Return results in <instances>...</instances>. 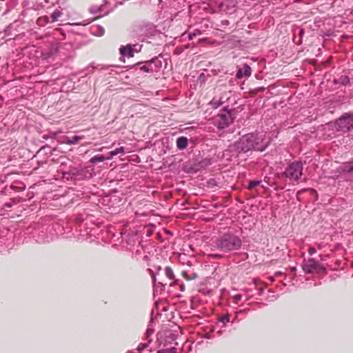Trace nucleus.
I'll list each match as a JSON object with an SVG mask.
<instances>
[{"instance_id":"1","label":"nucleus","mask_w":353,"mask_h":353,"mask_svg":"<svg viewBox=\"0 0 353 353\" xmlns=\"http://www.w3.org/2000/svg\"><path fill=\"white\" fill-rule=\"evenodd\" d=\"M268 146V143L262 135L256 133H248L241 137L232 145H230V152L236 154L247 153L250 151H264Z\"/></svg>"},{"instance_id":"2","label":"nucleus","mask_w":353,"mask_h":353,"mask_svg":"<svg viewBox=\"0 0 353 353\" xmlns=\"http://www.w3.org/2000/svg\"><path fill=\"white\" fill-rule=\"evenodd\" d=\"M242 239L235 233L228 231L219 236L211 243L212 250H219L223 253H229L241 250Z\"/></svg>"},{"instance_id":"3","label":"nucleus","mask_w":353,"mask_h":353,"mask_svg":"<svg viewBox=\"0 0 353 353\" xmlns=\"http://www.w3.org/2000/svg\"><path fill=\"white\" fill-rule=\"evenodd\" d=\"M59 226L57 223L45 225L39 227L35 230L37 236L36 241L39 243H48L57 237V229Z\"/></svg>"},{"instance_id":"4","label":"nucleus","mask_w":353,"mask_h":353,"mask_svg":"<svg viewBox=\"0 0 353 353\" xmlns=\"http://www.w3.org/2000/svg\"><path fill=\"white\" fill-rule=\"evenodd\" d=\"M303 166L302 162L294 161L288 165L283 172L277 173L276 176L279 179L285 177L292 181L298 182L303 175Z\"/></svg>"},{"instance_id":"5","label":"nucleus","mask_w":353,"mask_h":353,"mask_svg":"<svg viewBox=\"0 0 353 353\" xmlns=\"http://www.w3.org/2000/svg\"><path fill=\"white\" fill-rule=\"evenodd\" d=\"M63 177L66 180H72L73 178L78 179H86L92 177V172L88 168H80L70 165L68 170H61Z\"/></svg>"},{"instance_id":"6","label":"nucleus","mask_w":353,"mask_h":353,"mask_svg":"<svg viewBox=\"0 0 353 353\" xmlns=\"http://www.w3.org/2000/svg\"><path fill=\"white\" fill-rule=\"evenodd\" d=\"M157 34L156 26L152 23L139 26L137 30V39L141 42L151 43L150 40Z\"/></svg>"},{"instance_id":"7","label":"nucleus","mask_w":353,"mask_h":353,"mask_svg":"<svg viewBox=\"0 0 353 353\" xmlns=\"http://www.w3.org/2000/svg\"><path fill=\"white\" fill-rule=\"evenodd\" d=\"M233 122L234 117L232 112V110L228 108V106L223 108L221 112L214 119V125L219 130H223L228 128Z\"/></svg>"},{"instance_id":"8","label":"nucleus","mask_w":353,"mask_h":353,"mask_svg":"<svg viewBox=\"0 0 353 353\" xmlns=\"http://www.w3.org/2000/svg\"><path fill=\"white\" fill-rule=\"evenodd\" d=\"M121 237L122 246L131 252H134L133 248L141 241L139 234L133 231L122 232Z\"/></svg>"},{"instance_id":"9","label":"nucleus","mask_w":353,"mask_h":353,"mask_svg":"<svg viewBox=\"0 0 353 353\" xmlns=\"http://www.w3.org/2000/svg\"><path fill=\"white\" fill-rule=\"evenodd\" d=\"M339 130L347 132L353 130V112L343 113L336 121Z\"/></svg>"},{"instance_id":"10","label":"nucleus","mask_w":353,"mask_h":353,"mask_svg":"<svg viewBox=\"0 0 353 353\" xmlns=\"http://www.w3.org/2000/svg\"><path fill=\"white\" fill-rule=\"evenodd\" d=\"M211 2L215 3L221 11L228 14L235 12L237 4L236 0H211Z\"/></svg>"},{"instance_id":"11","label":"nucleus","mask_w":353,"mask_h":353,"mask_svg":"<svg viewBox=\"0 0 353 353\" xmlns=\"http://www.w3.org/2000/svg\"><path fill=\"white\" fill-rule=\"evenodd\" d=\"M161 65V61L155 57L146 61L145 65L139 68V70L145 72H153L159 69Z\"/></svg>"},{"instance_id":"12","label":"nucleus","mask_w":353,"mask_h":353,"mask_svg":"<svg viewBox=\"0 0 353 353\" xmlns=\"http://www.w3.org/2000/svg\"><path fill=\"white\" fill-rule=\"evenodd\" d=\"M319 265V263L316 259L310 258L307 260H304L302 264V268L305 273L310 274L316 270Z\"/></svg>"},{"instance_id":"13","label":"nucleus","mask_w":353,"mask_h":353,"mask_svg":"<svg viewBox=\"0 0 353 353\" xmlns=\"http://www.w3.org/2000/svg\"><path fill=\"white\" fill-rule=\"evenodd\" d=\"M252 72V70L250 66L245 63L243 68H239L236 70V77L238 79H241L243 77L248 78L250 77Z\"/></svg>"},{"instance_id":"14","label":"nucleus","mask_w":353,"mask_h":353,"mask_svg":"<svg viewBox=\"0 0 353 353\" xmlns=\"http://www.w3.org/2000/svg\"><path fill=\"white\" fill-rule=\"evenodd\" d=\"M203 31L201 29L200 27L193 26L189 27V30L183 33V36L187 34L189 40H192L195 37L201 35Z\"/></svg>"},{"instance_id":"15","label":"nucleus","mask_w":353,"mask_h":353,"mask_svg":"<svg viewBox=\"0 0 353 353\" xmlns=\"http://www.w3.org/2000/svg\"><path fill=\"white\" fill-rule=\"evenodd\" d=\"M119 53L123 57L131 58L134 57V49L131 44L121 46L119 48Z\"/></svg>"},{"instance_id":"16","label":"nucleus","mask_w":353,"mask_h":353,"mask_svg":"<svg viewBox=\"0 0 353 353\" xmlns=\"http://www.w3.org/2000/svg\"><path fill=\"white\" fill-rule=\"evenodd\" d=\"M194 26L200 27L203 32H205L210 28H213V23L210 20V19L203 18L199 22H196Z\"/></svg>"},{"instance_id":"17","label":"nucleus","mask_w":353,"mask_h":353,"mask_svg":"<svg viewBox=\"0 0 353 353\" xmlns=\"http://www.w3.org/2000/svg\"><path fill=\"white\" fill-rule=\"evenodd\" d=\"M339 172L345 173L353 172V160L343 163L338 168Z\"/></svg>"},{"instance_id":"18","label":"nucleus","mask_w":353,"mask_h":353,"mask_svg":"<svg viewBox=\"0 0 353 353\" xmlns=\"http://www.w3.org/2000/svg\"><path fill=\"white\" fill-rule=\"evenodd\" d=\"M176 148L180 150L187 148L188 145V138L183 136L178 137L176 139Z\"/></svg>"},{"instance_id":"19","label":"nucleus","mask_w":353,"mask_h":353,"mask_svg":"<svg viewBox=\"0 0 353 353\" xmlns=\"http://www.w3.org/2000/svg\"><path fill=\"white\" fill-rule=\"evenodd\" d=\"M82 138L79 136H73L72 137H64L63 139V142L67 145H74L79 142Z\"/></svg>"},{"instance_id":"20","label":"nucleus","mask_w":353,"mask_h":353,"mask_svg":"<svg viewBox=\"0 0 353 353\" xmlns=\"http://www.w3.org/2000/svg\"><path fill=\"white\" fill-rule=\"evenodd\" d=\"M105 160H109V159L108 158V155H103V154H97V155H94V157H92L89 162L92 164H95L98 162H103Z\"/></svg>"},{"instance_id":"21","label":"nucleus","mask_w":353,"mask_h":353,"mask_svg":"<svg viewBox=\"0 0 353 353\" xmlns=\"http://www.w3.org/2000/svg\"><path fill=\"white\" fill-rule=\"evenodd\" d=\"M133 250H134V252H132V255H134V256L137 259H139L143 254V246L141 244V243H139L136 246H134V248H133Z\"/></svg>"},{"instance_id":"22","label":"nucleus","mask_w":353,"mask_h":353,"mask_svg":"<svg viewBox=\"0 0 353 353\" xmlns=\"http://www.w3.org/2000/svg\"><path fill=\"white\" fill-rule=\"evenodd\" d=\"M231 315L229 313H226L222 316H220L218 319L219 321L222 323V327H225L227 324L230 322Z\"/></svg>"},{"instance_id":"23","label":"nucleus","mask_w":353,"mask_h":353,"mask_svg":"<svg viewBox=\"0 0 353 353\" xmlns=\"http://www.w3.org/2000/svg\"><path fill=\"white\" fill-rule=\"evenodd\" d=\"M125 152V148L124 147H119L118 148H116L114 150H112L108 153V158L111 159L113 157Z\"/></svg>"},{"instance_id":"24","label":"nucleus","mask_w":353,"mask_h":353,"mask_svg":"<svg viewBox=\"0 0 353 353\" xmlns=\"http://www.w3.org/2000/svg\"><path fill=\"white\" fill-rule=\"evenodd\" d=\"M60 46L61 44L59 43H55L52 44L50 48L49 49V52H48V57H51L56 54L59 51Z\"/></svg>"},{"instance_id":"25","label":"nucleus","mask_w":353,"mask_h":353,"mask_svg":"<svg viewBox=\"0 0 353 353\" xmlns=\"http://www.w3.org/2000/svg\"><path fill=\"white\" fill-rule=\"evenodd\" d=\"M152 341V339H148V343H140L135 350L137 351L138 353H141L142 351H143L144 350L148 348V347L149 346V344L151 343Z\"/></svg>"},{"instance_id":"26","label":"nucleus","mask_w":353,"mask_h":353,"mask_svg":"<svg viewBox=\"0 0 353 353\" xmlns=\"http://www.w3.org/2000/svg\"><path fill=\"white\" fill-rule=\"evenodd\" d=\"M339 81L342 85L346 86L350 84V79L348 76L342 75L339 78Z\"/></svg>"},{"instance_id":"27","label":"nucleus","mask_w":353,"mask_h":353,"mask_svg":"<svg viewBox=\"0 0 353 353\" xmlns=\"http://www.w3.org/2000/svg\"><path fill=\"white\" fill-rule=\"evenodd\" d=\"M165 274L168 279L173 280L174 279V274L172 269L170 266H167L165 268Z\"/></svg>"},{"instance_id":"28","label":"nucleus","mask_w":353,"mask_h":353,"mask_svg":"<svg viewBox=\"0 0 353 353\" xmlns=\"http://www.w3.org/2000/svg\"><path fill=\"white\" fill-rule=\"evenodd\" d=\"M261 183V180H251L249 181L247 188L248 190H252Z\"/></svg>"},{"instance_id":"29","label":"nucleus","mask_w":353,"mask_h":353,"mask_svg":"<svg viewBox=\"0 0 353 353\" xmlns=\"http://www.w3.org/2000/svg\"><path fill=\"white\" fill-rule=\"evenodd\" d=\"M61 14V10L56 9L51 14L52 21L53 22L57 21Z\"/></svg>"},{"instance_id":"30","label":"nucleus","mask_w":353,"mask_h":353,"mask_svg":"<svg viewBox=\"0 0 353 353\" xmlns=\"http://www.w3.org/2000/svg\"><path fill=\"white\" fill-rule=\"evenodd\" d=\"M212 164V161L210 158H205L201 160L199 163L201 167H207Z\"/></svg>"},{"instance_id":"31","label":"nucleus","mask_w":353,"mask_h":353,"mask_svg":"<svg viewBox=\"0 0 353 353\" xmlns=\"http://www.w3.org/2000/svg\"><path fill=\"white\" fill-rule=\"evenodd\" d=\"M102 10H103V6H92L90 8V12H92L93 14H97V13L101 12L102 11Z\"/></svg>"},{"instance_id":"32","label":"nucleus","mask_w":353,"mask_h":353,"mask_svg":"<svg viewBox=\"0 0 353 353\" xmlns=\"http://www.w3.org/2000/svg\"><path fill=\"white\" fill-rule=\"evenodd\" d=\"M154 332V330L152 328V327H148L147 330H146V332H145V339L146 340H148V339H151L150 338V335L152 334Z\"/></svg>"},{"instance_id":"33","label":"nucleus","mask_w":353,"mask_h":353,"mask_svg":"<svg viewBox=\"0 0 353 353\" xmlns=\"http://www.w3.org/2000/svg\"><path fill=\"white\" fill-rule=\"evenodd\" d=\"M98 29H99V33L95 34L98 37L103 36L105 33L104 28L102 26H98Z\"/></svg>"},{"instance_id":"34","label":"nucleus","mask_w":353,"mask_h":353,"mask_svg":"<svg viewBox=\"0 0 353 353\" xmlns=\"http://www.w3.org/2000/svg\"><path fill=\"white\" fill-rule=\"evenodd\" d=\"M242 298V295L241 294H236L235 296H234L233 299H234V303L235 304H237L238 302Z\"/></svg>"},{"instance_id":"35","label":"nucleus","mask_w":353,"mask_h":353,"mask_svg":"<svg viewBox=\"0 0 353 353\" xmlns=\"http://www.w3.org/2000/svg\"><path fill=\"white\" fill-rule=\"evenodd\" d=\"M15 203H16V202L14 201H12L11 202H6L4 203L3 207L10 208Z\"/></svg>"},{"instance_id":"36","label":"nucleus","mask_w":353,"mask_h":353,"mask_svg":"<svg viewBox=\"0 0 353 353\" xmlns=\"http://www.w3.org/2000/svg\"><path fill=\"white\" fill-rule=\"evenodd\" d=\"M132 46L134 47V48H133V49H134V52H139V51H141V48H142V45H134V46Z\"/></svg>"},{"instance_id":"37","label":"nucleus","mask_w":353,"mask_h":353,"mask_svg":"<svg viewBox=\"0 0 353 353\" xmlns=\"http://www.w3.org/2000/svg\"><path fill=\"white\" fill-rule=\"evenodd\" d=\"M10 26H8L3 30H1V32H3V33L4 34V35H10V34L9 32Z\"/></svg>"},{"instance_id":"38","label":"nucleus","mask_w":353,"mask_h":353,"mask_svg":"<svg viewBox=\"0 0 353 353\" xmlns=\"http://www.w3.org/2000/svg\"><path fill=\"white\" fill-rule=\"evenodd\" d=\"M152 280H153V283H154V287H156L157 285H161V286H164V285H165L164 284H163V283H161V282H159V283H157V279H156V277H155L154 276L152 277Z\"/></svg>"},{"instance_id":"39","label":"nucleus","mask_w":353,"mask_h":353,"mask_svg":"<svg viewBox=\"0 0 353 353\" xmlns=\"http://www.w3.org/2000/svg\"><path fill=\"white\" fill-rule=\"evenodd\" d=\"M168 353H176V347H172L170 348H168V349H165Z\"/></svg>"},{"instance_id":"40","label":"nucleus","mask_w":353,"mask_h":353,"mask_svg":"<svg viewBox=\"0 0 353 353\" xmlns=\"http://www.w3.org/2000/svg\"><path fill=\"white\" fill-rule=\"evenodd\" d=\"M212 103L214 104L215 108H218L221 104L220 101H214V99L212 100Z\"/></svg>"},{"instance_id":"41","label":"nucleus","mask_w":353,"mask_h":353,"mask_svg":"<svg viewBox=\"0 0 353 353\" xmlns=\"http://www.w3.org/2000/svg\"><path fill=\"white\" fill-rule=\"evenodd\" d=\"M308 253L310 255H313L314 254H315L316 253L315 248L313 247H310L308 250Z\"/></svg>"},{"instance_id":"42","label":"nucleus","mask_w":353,"mask_h":353,"mask_svg":"<svg viewBox=\"0 0 353 353\" xmlns=\"http://www.w3.org/2000/svg\"><path fill=\"white\" fill-rule=\"evenodd\" d=\"M221 24L223 26H228L230 24V22L228 20H223L221 21Z\"/></svg>"},{"instance_id":"43","label":"nucleus","mask_w":353,"mask_h":353,"mask_svg":"<svg viewBox=\"0 0 353 353\" xmlns=\"http://www.w3.org/2000/svg\"><path fill=\"white\" fill-rule=\"evenodd\" d=\"M157 353H168V351L165 350H157Z\"/></svg>"},{"instance_id":"44","label":"nucleus","mask_w":353,"mask_h":353,"mask_svg":"<svg viewBox=\"0 0 353 353\" xmlns=\"http://www.w3.org/2000/svg\"><path fill=\"white\" fill-rule=\"evenodd\" d=\"M238 313H239V312H236V316H235V317L234 318V319H233V320H232V321H230V322H231L232 323H234L235 322V321L237 319V317H238Z\"/></svg>"},{"instance_id":"45","label":"nucleus","mask_w":353,"mask_h":353,"mask_svg":"<svg viewBox=\"0 0 353 353\" xmlns=\"http://www.w3.org/2000/svg\"><path fill=\"white\" fill-rule=\"evenodd\" d=\"M182 274H183L184 276H186V275H187V272H186V271H183V272H182ZM185 278H186V279H187V280H188V281L191 280V279H190V278H188V277H185Z\"/></svg>"},{"instance_id":"46","label":"nucleus","mask_w":353,"mask_h":353,"mask_svg":"<svg viewBox=\"0 0 353 353\" xmlns=\"http://www.w3.org/2000/svg\"><path fill=\"white\" fill-rule=\"evenodd\" d=\"M263 290H264V288H261V289H259L258 294H259V296L262 295V294H263Z\"/></svg>"},{"instance_id":"47","label":"nucleus","mask_w":353,"mask_h":353,"mask_svg":"<svg viewBox=\"0 0 353 353\" xmlns=\"http://www.w3.org/2000/svg\"><path fill=\"white\" fill-rule=\"evenodd\" d=\"M181 291L183 292L185 290V285L183 284L180 285Z\"/></svg>"},{"instance_id":"48","label":"nucleus","mask_w":353,"mask_h":353,"mask_svg":"<svg viewBox=\"0 0 353 353\" xmlns=\"http://www.w3.org/2000/svg\"><path fill=\"white\" fill-rule=\"evenodd\" d=\"M333 83H334V84L340 83V82L339 81V79H334L333 81Z\"/></svg>"},{"instance_id":"49","label":"nucleus","mask_w":353,"mask_h":353,"mask_svg":"<svg viewBox=\"0 0 353 353\" xmlns=\"http://www.w3.org/2000/svg\"><path fill=\"white\" fill-rule=\"evenodd\" d=\"M50 148V147H49L48 145H44V146H42V147L40 148L39 151H41V150H44V149H46V148Z\"/></svg>"},{"instance_id":"50","label":"nucleus","mask_w":353,"mask_h":353,"mask_svg":"<svg viewBox=\"0 0 353 353\" xmlns=\"http://www.w3.org/2000/svg\"><path fill=\"white\" fill-rule=\"evenodd\" d=\"M213 256L215 258H220V257H221V255L219 254H215L213 255Z\"/></svg>"},{"instance_id":"51","label":"nucleus","mask_w":353,"mask_h":353,"mask_svg":"<svg viewBox=\"0 0 353 353\" xmlns=\"http://www.w3.org/2000/svg\"><path fill=\"white\" fill-rule=\"evenodd\" d=\"M282 274H283V272H276L274 274V276H279V275H282Z\"/></svg>"},{"instance_id":"52","label":"nucleus","mask_w":353,"mask_h":353,"mask_svg":"<svg viewBox=\"0 0 353 353\" xmlns=\"http://www.w3.org/2000/svg\"><path fill=\"white\" fill-rule=\"evenodd\" d=\"M177 282H178V281H177V280H176V281H173L172 283H170V286H172V285H176V284L177 283Z\"/></svg>"},{"instance_id":"53","label":"nucleus","mask_w":353,"mask_h":353,"mask_svg":"<svg viewBox=\"0 0 353 353\" xmlns=\"http://www.w3.org/2000/svg\"><path fill=\"white\" fill-rule=\"evenodd\" d=\"M306 190H307V189H303V190H301L298 192V194H300L301 192H305Z\"/></svg>"},{"instance_id":"54","label":"nucleus","mask_w":353,"mask_h":353,"mask_svg":"<svg viewBox=\"0 0 353 353\" xmlns=\"http://www.w3.org/2000/svg\"><path fill=\"white\" fill-rule=\"evenodd\" d=\"M205 338H206V339H210V334H206L205 335Z\"/></svg>"},{"instance_id":"55","label":"nucleus","mask_w":353,"mask_h":353,"mask_svg":"<svg viewBox=\"0 0 353 353\" xmlns=\"http://www.w3.org/2000/svg\"><path fill=\"white\" fill-rule=\"evenodd\" d=\"M127 353H136L134 350H128Z\"/></svg>"},{"instance_id":"56","label":"nucleus","mask_w":353,"mask_h":353,"mask_svg":"<svg viewBox=\"0 0 353 353\" xmlns=\"http://www.w3.org/2000/svg\"><path fill=\"white\" fill-rule=\"evenodd\" d=\"M296 268H295V267H293V268H291L292 272H295V271H296Z\"/></svg>"},{"instance_id":"57","label":"nucleus","mask_w":353,"mask_h":353,"mask_svg":"<svg viewBox=\"0 0 353 353\" xmlns=\"http://www.w3.org/2000/svg\"><path fill=\"white\" fill-rule=\"evenodd\" d=\"M205 40H206V39H199V42L203 41H205Z\"/></svg>"},{"instance_id":"58","label":"nucleus","mask_w":353,"mask_h":353,"mask_svg":"<svg viewBox=\"0 0 353 353\" xmlns=\"http://www.w3.org/2000/svg\"><path fill=\"white\" fill-rule=\"evenodd\" d=\"M10 188H11L12 190H14V189H15V187H14L13 185H10Z\"/></svg>"},{"instance_id":"59","label":"nucleus","mask_w":353,"mask_h":353,"mask_svg":"<svg viewBox=\"0 0 353 353\" xmlns=\"http://www.w3.org/2000/svg\"><path fill=\"white\" fill-rule=\"evenodd\" d=\"M159 4L162 3H163V0H159Z\"/></svg>"},{"instance_id":"60","label":"nucleus","mask_w":353,"mask_h":353,"mask_svg":"<svg viewBox=\"0 0 353 353\" xmlns=\"http://www.w3.org/2000/svg\"><path fill=\"white\" fill-rule=\"evenodd\" d=\"M63 165H65V163H61V166H62Z\"/></svg>"},{"instance_id":"61","label":"nucleus","mask_w":353,"mask_h":353,"mask_svg":"<svg viewBox=\"0 0 353 353\" xmlns=\"http://www.w3.org/2000/svg\"><path fill=\"white\" fill-rule=\"evenodd\" d=\"M256 305H261V303L259 302L256 303Z\"/></svg>"},{"instance_id":"62","label":"nucleus","mask_w":353,"mask_h":353,"mask_svg":"<svg viewBox=\"0 0 353 353\" xmlns=\"http://www.w3.org/2000/svg\"><path fill=\"white\" fill-rule=\"evenodd\" d=\"M270 280H271V281H274V278H273V277H271V278H270Z\"/></svg>"},{"instance_id":"63","label":"nucleus","mask_w":353,"mask_h":353,"mask_svg":"<svg viewBox=\"0 0 353 353\" xmlns=\"http://www.w3.org/2000/svg\"><path fill=\"white\" fill-rule=\"evenodd\" d=\"M3 34V32H1V30H0V35Z\"/></svg>"}]
</instances>
